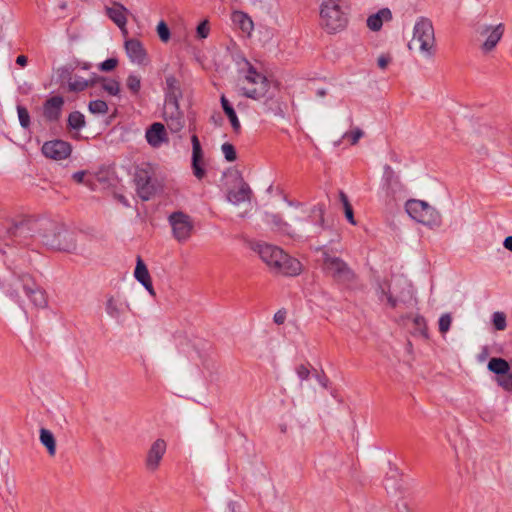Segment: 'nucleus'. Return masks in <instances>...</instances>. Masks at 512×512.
<instances>
[{"label":"nucleus","instance_id":"42","mask_svg":"<svg viewBox=\"0 0 512 512\" xmlns=\"http://www.w3.org/2000/svg\"><path fill=\"white\" fill-rule=\"evenodd\" d=\"M268 217L269 222H271L276 228L293 236L289 231L290 226L286 222H284L279 215L272 214Z\"/></svg>","mask_w":512,"mask_h":512},{"label":"nucleus","instance_id":"52","mask_svg":"<svg viewBox=\"0 0 512 512\" xmlns=\"http://www.w3.org/2000/svg\"><path fill=\"white\" fill-rule=\"evenodd\" d=\"M343 209H344L345 217L348 220V222L351 223L352 225H355L356 221L354 218V212H353L352 205L346 206Z\"/></svg>","mask_w":512,"mask_h":512},{"label":"nucleus","instance_id":"27","mask_svg":"<svg viewBox=\"0 0 512 512\" xmlns=\"http://www.w3.org/2000/svg\"><path fill=\"white\" fill-rule=\"evenodd\" d=\"M220 102L222 109L225 113V115L228 117L233 131L238 134L241 131V124L239 122V119L237 117V114L232 106V104L229 102V100L225 97V95H222L220 97Z\"/></svg>","mask_w":512,"mask_h":512},{"label":"nucleus","instance_id":"55","mask_svg":"<svg viewBox=\"0 0 512 512\" xmlns=\"http://www.w3.org/2000/svg\"><path fill=\"white\" fill-rule=\"evenodd\" d=\"M85 175H86L85 171H77V172L73 173L72 178L75 182L82 183L84 181Z\"/></svg>","mask_w":512,"mask_h":512},{"label":"nucleus","instance_id":"46","mask_svg":"<svg viewBox=\"0 0 512 512\" xmlns=\"http://www.w3.org/2000/svg\"><path fill=\"white\" fill-rule=\"evenodd\" d=\"M363 135L364 132L360 128H355L352 131L345 132L343 138H347L351 145H355Z\"/></svg>","mask_w":512,"mask_h":512},{"label":"nucleus","instance_id":"10","mask_svg":"<svg viewBox=\"0 0 512 512\" xmlns=\"http://www.w3.org/2000/svg\"><path fill=\"white\" fill-rule=\"evenodd\" d=\"M39 226L40 219L27 218L18 223H15L8 229V233L12 237L19 239V243L28 245V239H38Z\"/></svg>","mask_w":512,"mask_h":512},{"label":"nucleus","instance_id":"57","mask_svg":"<svg viewBox=\"0 0 512 512\" xmlns=\"http://www.w3.org/2000/svg\"><path fill=\"white\" fill-rule=\"evenodd\" d=\"M28 63V58L25 56V55H19L17 58H16V64H18L19 66L21 67H24L26 66Z\"/></svg>","mask_w":512,"mask_h":512},{"label":"nucleus","instance_id":"61","mask_svg":"<svg viewBox=\"0 0 512 512\" xmlns=\"http://www.w3.org/2000/svg\"><path fill=\"white\" fill-rule=\"evenodd\" d=\"M228 508L230 512H237V503L236 502H229Z\"/></svg>","mask_w":512,"mask_h":512},{"label":"nucleus","instance_id":"28","mask_svg":"<svg viewBox=\"0 0 512 512\" xmlns=\"http://www.w3.org/2000/svg\"><path fill=\"white\" fill-rule=\"evenodd\" d=\"M95 77L94 75L91 79H84L81 76H74V78L72 77L71 81H69L67 90L69 92H82L96 84Z\"/></svg>","mask_w":512,"mask_h":512},{"label":"nucleus","instance_id":"51","mask_svg":"<svg viewBox=\"0 0 512 512\" xmlns=\"http://www.w3.org/2000/svg\"><path fill=\"white\" fill-rule=\"evenodd\" d=\"M296 372H297V375L298 377L301 379V380H306L308 379L309 375H310V370L308 369L307 366L305 365H299L296 369Z\"/></svg>","mask_w":512,"mask_h":512},{"label":"nucleus","instance_id":"23","mask_svg":"<svg viewBox=\"0 0 512 512\" xmlns=\"http://www.w3.org/2000/svg\"><path fill=\"white\" fill-rule=\"evenodd\" d=\"M128 9L119 2H113L111 7H106L107 16L121 29L127 24Z\"/></svg>","mask_w":512,"mask_h":512},{"label":"nucleus","instance_id":"39","mask_svg":"<svg viewBox=\"0 0 512 512\" xmlns=\"http://www.w3.org/2000/svg\"><path fill=\"white\" fill-rule=\"evenodd\" d=\"M17 113H18V118H19L21 127L25 128V129L29 128L31 122H30V114H29L27 108L22 105H18Z\"/></svg>","mask_w":512,"mask_h":512},{"label":"nucleus","instance_id":"41","mask_svg":"<svg viewBox=\"0 0 512 512\" xmlns=\"http://www.w3.org/2000/svg\"><path fill=\"white\" fill-rule=\"evenodd\" d=\"M160 40L164 43L168 42L171 37L170 29L165 21H160L156 27Z\"/></svg>","mask_w":512,"mask_h":512},{"label":"nucleus","instance_id":"20","mask_svg":"<svg viewBox=\"0 0 512 512\" xmlns=\"http://www.w3.org/2000/svg\"><path fill=\"white\" fill-rule=\"evenodd\" d=\"M165 104H179V100L183 96L179 80L172 74L166 76L165 79Z\"/></svg>","mask_w":512,"mask_h":512},{"label":"nucleus","instance_id":"48","mask_svg":"<svg viewBox=\"0 0 512 512\" xmlns=\"http://www.w3.org/2000/svg\"><path fill=\"white\" fill-rule=\"evenodd\" d=\"M451 323L452 318L450 314L445 313L441 315V317L439 318V331L443 334L446 333L447 331H449Z\"/></svg>","mask_w":512,"mask_h":512},{"label":"nucleus","instance_id":"11","mask_svg":"<svg viewBox=\"0 0 512 512\" xmlns=\"http://www.w3.org/2000/svg\"><path fill=\"white\" fill-rule=\"evenodd\" d=\"M22 288L32 304L37 308H45L48 304L46 292L42 289L29 274H22L19 277Z\"/></svg>","mask_w":512,"mask_h":512},{"label":"nucleus","instance_id":"63","mask_svg":"<svg viewBox=\"0 0 512 512\" xmlns=\"http://www.w3.org/2000/svg\"><path fill=\"white\" fill-rule=\"evenodd\" d=\"M327 381L328 380L326 377H324L323 379H319V382L323 387H327Z\"/></svg>","mask_w":512,"mask_h":512},{"label":"nucleus","instance_id":"3","mask_svg":"<svg viewBox=\"0 0 512 512\" xmlns=\"http://www.w3.org/2000/svg\"><path fill=\"white\" fill-rule=\"evenodd\" d=\"M406 212L419 223L430 227L441 225L440 213L427 202L417 199H410L405 204Z\"/></svg>","mask_w":512,"mask_h":512},{"label":"nucleus","instance_id":"36","mask_svg":"<svg viewBox=\"0 0 512 512\" xmlns=\"http://www.w3.org/2000/svg\"><path fill=\"white\" fill-rule=\"evenodd\" d=\"M126 87L132 96H138L141 90V77L135 74H129L126 79Z\"/></svg>","mask_w":512,"mask_h":512},{"label":"nucleus","instance_id":"12","mask_svg":"<svg viewBox=\"0 0 512 512\" xmlns=\"http://www.w3.org/2000/svg\"><path fill=\"white\" fill-rule=\"evenodd\" d=\"M42 153L45 157L53 160H63L70 156L72 146L69 142L55 139L46 141L42 146Z\"/></svg>","mask_w":512,"mask_h":512},{"label":"nucleus","instance_id":"30","mask_svg":"<svg viewBox=\"0 0 512 512\" xmlns=\"http://www.w3.org/2000/svg\"><path fill=\"white\" fill-rule=\"evenodd\" d=\"M74 70L75 67L71 64L61 66L56 70V82L59 83L60 87H68Z\"/></svg>","mask_w":512,"mask_h":512},{"label":"nucleus","instance_id":"13","mask_svg":"<svg viewBox=\"0 0 512 512\" xmlns=\"http://www.w3.org/2000/svg\"><path fill=\"white\" fill-rule=\"evenodd\" d=\"M166 449L167 444L164 439L159 438L151 444L145 458V467L149 472H155L159 468Z\"/></svg>","mask_w":512,"mask_h":512},{"label":"nucleus","instance_id":"5","mask_svg":"<svg viewBox=\"0 0 512 512\" xmlns=\"http://www.w3.org/2000/svg\"><path fill=\"white\" fill-rule=\"evenodd\" d=\"M64 224L47 219L40 218V226L38 233V240L46 247L52 249L53 247H70L66 245V242L60 243L56 238L63 231Z\"/></svg>","mask_w":512,"mask_h":512},{"label":"nucleus","instance_id":"24","mask_svg":"<svg viewBox=\"0 0 512 512\" xmlns=\"http://www.w3.org/2000/svg\"><path fill=\"white\" fill-rule=\"evenodd\" d=\"M252 195V190L249 185L242 181L239 189L230 190L227 194V199L234 205H239L240 203L250 201Z\"/></svg>","mask_w":512,"mask_h":512},{"label":"nucleus","instance_id":"60","mask_svg":"<svg viewBox=\"0 0 512 512\" xmlns=\"http://www.w3.org/2000/svg\"><path fill=\"white\" fill-rule=\"evenodd\" d=\"M387 301L392 308H395L397 306V300L392 295H389L387 297Z\"/></svg>","mask_w":512,"mask_h":512},{"label":"nucleus","instance_id":"49","mask_svg":"<svg viewBox=\"0 0 512 512\" xmlns=\"http://www.w3.org/2000/svg\"><path fill=\"white\" fill-rule=\"evenodd\" d=\"M118 65L117 58H108L99 64V69L103 72H110L114 70Z\"/></svg>","mask_w":512,"mask_h":512},{"label":"nucleus","instance_id":"4","mask_svg":"<svg viewBox=\"0 0 512 512\" xmlns=\"http://www.w3.org/2000/svg\"><path fill=\"white\" fill-rule=\"evenodd\" d=\"M413 43H417L420 51L427 56L435 54L434 28L430 19L421 17L415 23L413 39L409 44L410 49Z\"/></svg>","mask_w":512,"mask_h":512},{"label":"nucleus","instance_id":"7","mask_svg":"<svg viewBox=\"0 0 512 512\" xmlns=\"http://www.w3.org/2000/svg\"><path fill=\"white\" fill-rule=\"evenodd\" d=\"M348 11L325 6L320 9L321 25L329 32L335 33L344 29L348 23Z\"/></svg>","mask_w":512,"mask_h":512},{"label":"nucleus","instance_id":"8","mask_svg":"<svg viewBox=\"0 0 512 512\" xmlns=\"http://www.w3.org/2000/svg\"><path fill=\"white\" fill-rule=\"evenodd\" d=\"M487 368L497 375L496 382L506 391H512V361L509 363L503 358L493 357L489 360Z\"/></svg>","mask_w":512,"mask_h":512},{"label":"nucleus","instance_id":"9","mask_svg":"<svg viewBox=\"0 0 512 512\" xmlns=\"http://www.w3.org/2000/svg\"><path fill=\"white\" fill-rule=\"evenodd\" d=\"M168 221L176 240L185 242L190 238L193 230V222L189 215L182 211H176L169 215Z\"/></svg>","mask_w":512,"mask_h":512},{"label":"nucleus","instance_id":"2","mask_svg":"<svg viewBox=\"0 0 512 512\" xmlns=\"http://www.w3.org/2000/svg\"><path fill=\"white\" fill-rule=\"evenodd\" d=\"M320 250L323 256V268L336 283L350 287L356 282V273L343 259L330 255L325 249Z\"/></svg>","mask_w":512,"mask_h":512},{"label":"nucleus","instance_id":"6","mask_svg":"<svg viewBox=\"0 0 512 512\" xmlns=\"http://www.w3.org/2000/svg\"><path fill=\"white\" fill-rule=\"evenodd\" d=\"M134 182L138 196L144 201H148L158 190L157 180L153 177V173L147 168H139L136 170Z\"/></svg>","mask_w":512,"mask_h":512},{"label":"nucleus","instance_id":"56","mask_svg":"<svg viewBox=\"0 0 512 512\" xmlns=\"http://www.w3.org/2000/svg\"><path fill=\"white\" fill-rule=\"evenodd\" d=\"M339 199L343 205V208L346 207V206H349L351 205L349 199H348V196L343 192V191H340L339 193Z\"/></svg>","mask_w":512,"mask_h":512},{"label":"nucleus","instance_id":"44","mask_svg":"<svg viewBox=\"0 0 512 512\" xmlns=\"http://www.w3.org/2000/svg\"><path fill=\"white\" fill-rule=\"evenodd\" d=\"M222 152L224 154L225 159L228 162H233L237 158V153L235 147L231 143H224L221 147Z\"/></svg>","mask_w":512,"mask_h":512},{"label":"nucleus","instance_id":"19","mask_svg":"<svg viewBox=\"0 0 512 512\" xmlns=\"http://www.w3.org/2000/svg\"><path fill=\"white\" fill-rule=\"evenodd\" d=\"M145 138L153 148H159L162 143L168 142L166 129L160 122H155L147 128Z\"/></svg>","mask_w":512,"mask_h":512},{"label":"nucleus","instance_id":"21","mask_svg":"<svg viewBox=\"0 0 512 512\" xmlns=\"http://www.w3.org/2000/svg\"><path fill=\"white\" fill-rule=\"evenodd\" d=\"M191 143H192V170L193 174L197 179H202L206 171L201 165V162L203 160V151L201 148L200 141L197 137V135H192L191 137Z\"/></svg>","mask_w":512,"mask_h":512},{"label":"nucleus","instance_id":"40","mask_svg":"<svg viewBox=\"0 0 512 512\" xmlns=\"http://www.w3.org/2000/svg\"><path fill=\"white\" fill-rule=\"evenodd\" d=\"M325 6L346 11L349 9L348 0H322L321 8Z\"/></svg>","mask_w":512,"mask_h":512},{"label":"nucleus","instance_id":"58","mask_svg":"<svg viewBox=\"0 0 512 512\" xmlns=\"http://www.w3.org/2000/svg\"><path fill=\"white\" fill-rule=\"evenodd\" d=\"M504 247L512 252V236H508L504 239L503 242Z\"/></svg>","mask_w":512,"mask_h":512},{"label":"nucleus","instance_id":"50","mask_svg":"<svg viewBox=\"0 0 512 512\" xmlns=\"http://www.w3.org/2000/svg\"><path fill=\"white\" fill-rule=\"evenodd\" d=\"M384 180L388 187L391 186L394 181L398 182V178L395 176L394 171L389 165H386L384 168Z\"/></svg>","mask_w":512,"mask_h":512},{"label":"nucleus","instance_id":"17","mask_svg":"<svg viewBox=\"0 0 512 512\" xmlns=\"http://www.w3.org/2000/svg\"><path fill=\"white\" fill-rule=\"evenodd\" d=\"M301 271V262L285 252H283V258H281L276 268L273 270L274 273L284 276H297L301 273Z\"/></svg>","mask_w":512,"mask_h":512},{"label":"nucleus","instance_id":"64","mask_svg":"<svg viewBox=\"0 0 512 512\" xmlns=\"http://www.w3.org/2000/svg\"><path fill=\"white\" fill-rule=\"evenodd\" d=\"M118 199H119V201H121L122 203L127 204V200H126V198H125L124 196L120 195V196L118 197Z\"/></svg>","mask_w":512,"mask_h":512},{"label":"nucleus","instance_id":"34","mask_svg":"<svg viewBox=\"0 0 512 512\" xmlns=\"http://www.w3.org/2000/svg\"><path fill=\"white\" fill-rule=\"evenodd\" d=\"M134 276L141 284L145 282L147 283L149 280H151L147 266L140 256L137 257Z\"/></svg>","mask_w":512,"mask_h":512},{"label":"nucleus","instance_id":"16","mask_svg":"<svg viewBox=\"0 0 512 512\" xmlns=\"http://www.w3.org/2000/svg\"><path fill=\"white\" fill-rule=\"evenodd\" d=\"M479 33L482 36H487L481 47L487 53L492 51L501 40L504 34V25L500 23L496 26H484Z\"/></svg>","mask_w":512,"mask_h":512},{"label":"nucleus","instance_id":"31","mask_svg":"<svg viewBox=\"0 0 512 512\" xmlns=\"http://www.w3.org/2000/svg\"><path fill=\"white\" fill-rule=\"evenodd\" d=\"M326 206L324 203H318L315 205L309 214V218L312 222L315 223V225L318 227V229H325V214Z\"/></svg>","mask_w":512,"mask_h":512},{"label":"nucleus","instance_id":"22","mask_svg":"<svg viewBox=\"0 0 512 512\" xmlns=\"http://www.w3.org/2000/svg\"><path fill=\"white\" fill-rule=\"evenodd\" d=\"M125 50L132 62L137 64H144L147 58L146 50L143 44L135 38L125 41Z\"/></svg>","mask_w":512,"mask_h":512},{"label":"nucleus","instance_id":"33","mask_svg":"<svg viewBox=\"0 0 512 512\" xmlns=\"http://www.w3.org/2000/svg\"><path fill=\"white\" fill-rule=\"evenodd\" d=\"M234 23L238 24L243 32H250L253 29L252 19L242 11H236L232 15Z\"/></svg>","mask_w":512,"mask_h":512},{"label":"nucleus","instance_id":"26","mask_svg":"<svg viewBox=\"0 0 512 512\" xmlns=\"http://www.w3.org/2000/svg\"><path fill=\"white\" fill-rule=\"evenodd\" d=\"M60 243L66 242V245L70 246L68 247H53V250L67 252V253H73L76 250V239L74 232L70 231L65 225L63 227V231L59 234V236L56 238Z\"/></svg>","mask_w":512,"mask_h":512},{"label":"nucleus","instance_id":"15","mask_svg":"<svg viewBox=\"0 0 512 512\" xmlns=\"http://www.w3.org/2000/svg\"><path fill=\"white\" fill-rule=\"evenodd\" d=\"M257 252L260 258L270 267L273 271L281 258H283V250L277 246L270 244H258Z\"/></svg>","mask_w":512,"mask_h":512},{"label":"nucleus","instance_id":"1","mask_svg":"<svg viewBox=\"0 0 512 512\" xmlns=\"http://www.w3.org/2000/svg\"><path fill=\"white\" fill-rule=\"evenodd\" d=\"M245 65L247 71L240 79V94L246 98L261 101L263 113L282 116L283 109L278 86L259 73L249 61L245 60Z\"/></svg>","mask_w":512,"mask_h":512},{"label":"nucleus","instance_id":"35","mask_svg":"<svg viewBox=\"0 0 512 512\" xmlns=\"http://www.w3.org/2000/svg\"><path fill=\"white\" fill-rule=\"evenodd\" d=\"M67 124L71 129L80 130L85 126V117L81 112L73 111L68 116Z\"/></svg>","mask_w":512,"mask_h":512},{"label":"nucleus","instance_id":"38","mask_svg":"<svg viewBox=\"0 0 512 512\" xmlns=\"http://www.w3.org/2000/svg\"><path fill=\"white\" fill-rule=\"evenodd\" d=\"M88 108L93 114H106L108 111L107 103L100 99L90 101Z\"/></svg>","mask_w":512,"mask_h":512},{"label":"nucleus","instance_id":"53","mask_svg":"<svg viewBox=\"0 0 512 512\" xmlns=\"http://www.w3.org/2000/svg\"><path fill=\"white\" fill-rule=\"evenodd\" d=\"M273 320L276 324L281 325L286 320V311L285 310H278L273 317Z\"/></svg>","mask_w":512,"mask_h":512},{"label":"nucleus","instance_id":"62","mask_svg":"<svg viewBox=\"0 0 512 512\" xmlns=\"http://www.w3.org/2000/svg\"><path fill=\"white\" fill-rule=\"evenodd\" d=\"M317 95L320 97H324L326 95V90L325 89L317 90Z\"/></svg>","mask_w":512,"mask_h":512},{"label":"nucleus","instance_id":"47","mask_svg":"<svg viewBox=\"0 0 512 512\" xmlns=\"http://www.w3.org/2000/svg\"><path fill=\"white\" fill-rule=\"evenodd\" d=\"M209 32H210V27H209V21L208 20H203L202 22H200L196 28V33H197V37L200 38V39H205L208 37L209 35Z\"/></svg>","mask_w":512,"mask_h":512},{"label":"nucleus","instance_id":"45","mask_svg":"<svg viewBox=\"0 0 512 512\" xmlns=\"http://www.w3.org/2000/svg\"><path fill=\"white\" fill-rule=\"evenodd\" d=\"M106 312L113 318L120 316V309L113 297H110L106 303Z\"/></svg>","mask_w":512,"mask_h":512},{"label":"nucleus","instance_id":"43","mask_svg":"<svg viewBox=\"0 0 512 512\" xmlns=\"http://www.w3.org/2000/svg\"><path fill=\"white\" fill-rule=\"evenodd\" d=\"M492 322L496 330H504L507 326L505 313L494 312L492 316Z\"/></svg>","mask_w":512,"mask_h":512},{"label":"nucleus","instance_id":"54","mask_svg":"<svg viewBox=\"0 0 512 512\" xmlns=\"http://www.w3.org/2000/svg\"><path fill=\"white\" fill-rule=\"evenodd\" d=\"M391 62V57L389 55H381L377 59V64L381 69H385L389 63Z\"/></svg>","mask_w":512,"mask_h":512},{"label":"nucleus","instance_id":"25","mask_svg":"<svg viewBox=\"0 0 512 512\" xmlns=\"http://www.w3.org/2000/svg\"><path fill=\"white\" fill-rule=\"evenodd\" d=\"M391 19L392 13L390 9L382 8L367 18V26L372 31H379L382 28L383 22L390 21Z\"/></svg>","mask_w":512,"mask_h":512},{"label":"nucleus","instance_id":"32","mask_svg":"<svg viewBox=\"0 0 512 512\" xmlns=\"http://www.w3.org/2000/svg\"><path fill=\"white\" fill-rule=\"evenodd\" d=\"M96 83L102 84V89L109 95L117 96L120 93V83L115 79H107L103 76L95 77Z\"/></svg>","mask_w":512,"mask_h":512},{"label":"nucleus","instance_id":"37","mask_svg":"<svg viewBox=\"0 0 512 512\" xmlns=\"http://www.w3.org/2000/svg\"><path fill=\"white\" fill-rule=\"evenodd\" d=\"M413 328H414V333H418L423 338L428 339V337H429L428 327H427L426 320L423 316L416 315L413 318Z\"/></svg>","mask_w":512,"mask_h":512},{"label":"nucleus","instance_id":"14","mask_svg":"<svg viewBox=\"0 0 512 512\" xmlns=\"http://www.w3.org/2000/svg\"><path fill=\"white\" fill-rule=\"evenodd\" d=\"M163 116L172 133H177L184 127L185 121L179 104H164Z\"/></svg>","mask_w":512,"mask_h":512},{"label":"nucleus","instance_id":"59","mask_svg":"<svg viewBox=\"0 0 512 512\" xmlns=\"http://www.w3.org/2000/svg\"><path fill=\"white\" fill-rule=\"evenodd\" d=\"M145 289L151 294V295H154L155 292H154V288H153V284H152V280H149L147 283H143L142 284Z\"/></svg>","mask_w":512,"mask_h":512},{"label":"nucleus","instance_id":"29","mask_svg":"<svg viewBox=\"0 0 512 512\" xmlns=\"http://www.w3.org/2000/svg\"><path fill=\"white\" fill-rule=\"evenodd\" d=\"M39 439L41 444L47 449L48 454L54 456L56 454V440L53 433L46 428H41Z\"/></svg>","mask_w":512,"mask_h":512},{"label":"nucleus","instance_id":"18","mask_svg":"<svg viewBox=\"0 0 512 512\" xmlns=\"http://www.w3.org/2000/svg\"><path fill=\"white\" fill-rule=\"evenodd\" d=\"M64 105V98L62 96H52L48 98L43 104V116L49 122H56L59 120Z\"/></svg>","mask_w":512,"mask_h":512}]
</instances>
